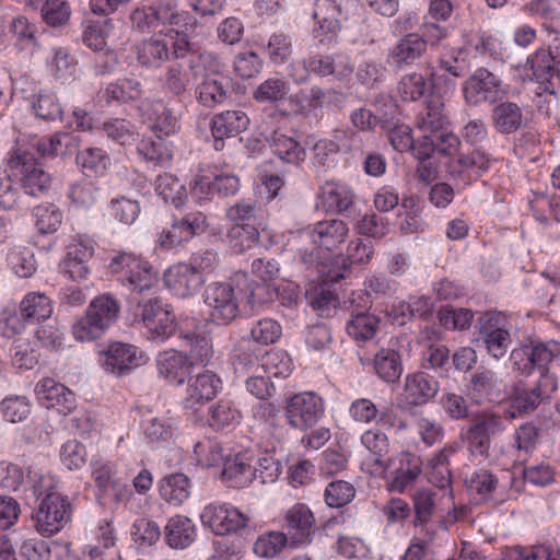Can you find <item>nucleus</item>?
I'll return each instance as SVG.
<instances>
[{
    "instance_id": "f257e3e1",
    "label": "nucleus",
    "mask_w": 560,
    "mask_h": 560,
    "mask_svg": "<svg viewBox=\"0 0 560 560\" xmlns=\"http://www.w3.org/2000/svg\"><path fill=\"white\" fill-rule=\"evenodd\" d=\"M34 153L25 148L24 141H18L9 153L8 167L25 194L38 197L48 191L51 177Z\"/></svg>"
},
{
    "instance_id": "f03ea898",
    "label": "nucleus",
    "mask_w": 560,
    "mask_h": 560,
    "mask_svg": "<svg viewBox=\"0 0 560 560\" xmlns=\"http://www.w3.org/2000/svg\"><path fill=\"white\" fill-rule=\"evenodd\" d=\"M120 313L118 301L109 293L94 298L89 304L85 315L72 326L77 340L91 341L102 337L116 323Z\"/></svg>"
},
{
    "instance_id": "7ed1b4c3",
    "label": "nucleus",
    "mask_w": 560,
    "mask_h": 560,
    "mask_svg": "<svg viewBox=\"0 0 560 560\" xmlns=\"http://www.w3.org/2000/svg\"><path fill=\"white\" fill-rule=\"evenodd\" d=\"M72 517V504L68 497L51 491L39 502L33 513L34 527L44 537L58 534Z\"/></svg>"
},
{
    "instance_id": "20e7f679",
    "label": "nucleus",
    "mask_w": 560,
    "mask_h": 560,
    "mask_svg": "<svg viewBox=\"0 0 560 560\" xmlns=\"http://www.w3.org/2000/svg\"><path fill=\"white\" fill-rule=\"evenodd\" d=\"M505 430L504 419L493 412L482 411L474 416L462 439L472 456L487 458L491 440Z\"/></svg>"
},
{
    "instance_id": "39448f33",
    "label": "nucleus",
    "mask_w": 560,
    "mask_h": 560,
    "mask_svg": "<svg viewBox=\"0 0 560 560\" xmlns=\"http://www.w3.org/2000/svg\"><path fill=\"white\" fill-rule=\"evenodd\" d=\"M189 52V43L187 36L174 28L163 30L154 34L150 39L142 43V63L156 65L168 60L170 56L176 59H183Z\"/></svg>"
},
{
    "instance_id": "423d86ee",
    "label": "nucleus",
    "mask_w": 560,
    "mask_h": 560,
    "mask_svg": "<svg viewBox=\"0 0 560 560\" xmlns=\"http://www.w3.org/2000/svg\"><path fill=\"white\" fill-rule=\"evenodd\" d=\"M560 354V343L557 341L522 345L512 350L510 361L513 370L528 375L537 369L546 373L548 365Z\"/></svg>"
},
{
    "instance_id": "0eeeda50",
    "label": "nucleus",
    "mask_w": 560,
    "mask_h": 560,
    "mask_svg": "<svg viewBox=\"0 0 560 560\" xmlns=\"http://www.w3.org/2000/svg\"><path fill=\"white\" fill-rule=\"evenodd\" d=\"M463 94L468 105L479 106L485 103L493 105L502 101L506 92L499 77L486 68H478L464 82Z\"/></svg>"
},
{
    "instance_id": "6e6552de",
    "label": "nucleus",
    "mask_w": 560,
    "mask_h": 560,
    "mask_svg": "<svg viewBox=\"0 0 560 560\" xmlns=\"http://www.w3.org/2000/svg\"><path fill=\"white\" fill-rule=\"evenodd\" d=\"M324 401L314 392L299 393L287 400L285 418L288 424L296 430L313 428L323 417Z\"/></svg>"
},
{
    "instance_id": "1a4fd4ad",
    "label": "nucleus",
    "mask_w": 560,
    "mask_h": 560,
    "mask_svg": "<svg viewBox=\"0 0 560 560\" xmlns=\"http://www.w3.org/2000/svg\"><path fill=\"white\" fill-rule=\"evenodd\" d=\"M90 472L96 488L97 500L109 499L114 502H124L130 498V488L116 477V467L110 460L101 457L92 458Z\"/></svg>"
},
{
    "instance_id": "9d476101",
    "label": "nucleus",
    "mask_w": 560,
    "mask_h": 560,
    "mask_svg": "<svg viewBox=\"0 0 560 560\" xmlns=\"http://www.w3.org/2000/svg\"><path fill=\"white\" fill-rule=\"evenodd\" d=\"M201 522L213 534L224 536L236 533L247 526L249 517L229 503L213 502L205 506Z\"/></svg>"
},
{
    "instance_id": "9b49d317",
    "label": "nucleus",
    "mask_w": 560,
    "mask_h": 560,
    "mask_svg": "<svg viewBox=\"0 0 560 560\" xmlns=\"http://www.w3.org/2000/svg\"><path fill=\"white\" fill-rule=\"evenodd\" d=\"M480 338L490 355L501 359L511 345L510 323L501 312H487L480 318Z\"/></svg>"
},
{
    "instance_id": "f8f14e48",
    "label": "nucleus",
    "mask_w": 560,
    "mask_h": 560,
    "mask_svg": "<svg viewBox=\"0 0 560 560\" xmlns=\"http://www.w3.org/2000/svg\"><path fill=\"white\" fill-rule=\"evenodd\" d=\"M492 162L493 159L485 151L472 150L451 158L446 163V171L452 179L469 185L486 174Z\"/></svg>"
},
{
    "instance_id": "ddd939ff",
    "label": "nucleus",
    "mask_w": 560,
    "mask_h": 560,
    "mask_svg": "<svg viewBox=\"0 0 560 560\" xmlns=\"http://www.w3.org/2000/svg\"><path fill=\"white\" fill-rule=\"evenodd\" d=\"M205 303L210 307L212 320L229 324L238 315V302L234 288L226 282L210 283L205 290Z\"/></svg>"
},
{
    "instance_id": "4468645a",
    "label": "nucleus",
    "mask_w": 560,
    "mask_h": 560,
    "mask_svg": "<svg viewBox=\"0 0 560 560\" xmlns=\"http://www.w3.org/2000/svg\"><path fill=\"white\" fill-rule=\"evenodd\" d=\"M283 528L290 546L308 545L315 533V516L306 504L296 503L285 512Z\"/></svg>"
},
{
    "instance_id": "2eb2a0df",
    "label": "nucleus",
    "mask_w": 560,
    "mask_h": 560,
    "mask_svg": "<svg viewBox=\"0 0 560 560\" xmlns=\"http://www.w3.org/2000/svg\"><path fill=\"white\" fill-rule=\"evenodd\" d=\"M439 390V384L423 372L408 374L405 377L402 392L398 396L397 406L400 410L422 406L430 401Z\"/></svg>"
},
{
    "instance_id": "dca6fc26",
    "label": "nucleus",
    "mask_w": 560,
    "mask_h": 560,
    "mask_svg": "<svg viewBox=\"0 0 560 560\" xmlns=\"http://www.w3.org/2000/svg\"><path fill=\"white\" fill-rule=\"evenodd\" d=\"M221 388V378L211 371H205L190 377L182 400L183 408L197 411L206 402L212 400Z\"/></svg>"
},
{
    "instance_id": "f3484780",
    "label": "nucleus",
    "mask_w": 560,
    "mask_h": 560,
    "mask_svg": "<svg viewBox=\"0 0 560 560\" xmlns=\"http://www.w3.org/2000/svg\"><path fill=\"white\" fill-rule=\"evenodd\" d=\"M35 394L43 406L61 415L67 416L77 408L75 394L52 377L42 378L35 386Z\"/></svg>"
},
{
    "instance_id": "a211bd4d",
    "label": "nucleus",
    "mask_w": 560,
    "mask_h": 560,
    "mask_svg": "<svg viewBox=\"0 0 560 560\" xmlns=\"http://www.w3.org/2000/svg\"><path fill=\"white\" fill-rule=\"evenodd\" d=\"M142 335L152 341H163L175 330L174 317L159 299L149 300L142 310Z\"/></svg>"
},
{
    "instance_id": "6ab92c4d",
    "label": "nucleus",
    "mask_w": 560,
    "mask_h": 560,
    "mask_svg": "<svg viewBox=\"0 0 560 560\" xmlns=\"http://www.w3.org/2000/svg\"><path fill=\"white\" fill-rule=\"evenodd\" d=\"M557 385L552 376L541 373L539 381L534 386H526L520 382L514 386L512 394V406L518 412H528L550 397Z\"/></svg>"
},
{
    "instance_id": "aec40b11",
    "label": "nucleus",
    "mask_w": 560,
    "mask_h": 560,
    "mask_svg": "<svg viewBox=\"0 0 560 560\" xmlns=\"http://www.w3.org/2000/svg\"><path fill=\"white\" fill-rule=\"evenodd\" d=\"M304 234L317 249L331 253L345 243L349 234L348 224L340 219H327L308 226Z\"/></svg>"
},
{
    "instance_id": "412c9836",
    "label": "nucleus",
    "mask_w": 560,
    "mask_h": 560,
    "mask_svg": "<svg viewBox=\"0 0 560 560\" xmlns=\"http://www.w3.org/2000/svg\"><path fill=\"white\" fill-rule=\"evenodd\" d=\"M560 63L545 47H539L528 55L525 69L532 72L533 79L544 85V92L553 94L556 84H560Z\"/></svg>"
},
{
    "instance_id": "4be33fe9",
    "label": "nucleus",
    "mask_w": 560,
    "mask_h": 560,
    "mask_svg": "<svg viewBox=\"0 0 560 560\" xmlns=\"http://www.w3.org/2000/svg\"><path fill=\"white\" fill-rule=\"evenodd\" d=\"M493 105L490 121L497 133L510 136L527 127L528 118L518 103L502 98Z\"/></svg>"
},
{
    "instance_id": "5701e85b",
    "label": "nucleus",
    "mask_w": 560,
    "mask_h": 560,
    "mask_svg": "<svg viewBox=\"0 0 560 560\" xmlns=\"http://www.w3.org/2000/svg\"><path fill=\"white\" fill-rule=\"evenodd\" d=\"M458 50L444 47L436 65L431 68L432 85L436 89L442 88L443 93L453 92L456 86L455 79L464 74L465 68L463 62L458 60Z\"/></svg>"
},
{
    "instance_id": "b1692460",
    "label": "nucleus",
    "mask_w": 560,
    "mask_h": 560,
    "mask_svg": "<svg viewBox=\"0 0 560 560\" xmlns=\"http://www.w3.org/2000/svg\"><path fill=\"white\" fill-rule=\"evenodd\" d=\"M361 443L370 453L363 462L369 474L373 476L385 474L388 468L389 452L387 435L377 428L369 429L361 435Z\"/></svg>"
},
{
    "instance_id": "393cba45",
    "label": "nucleus",
    "mask_w": 560,
    "mask_h": 560,
    "mask_svg": "<svg viewBox=\"0 0 560 560\" xmlns=\"http://www.w3.org/2000/svg\"><path fill=\"white\" fill-rule=\"evenodd\" d=\"M164 282L175 295L188 298L200 290L205 278L187 262H178L165 270Z\"/></svg>"
},
{
    "instance_id": "a878e982",
    "label": "nucleus",
    "mask_w": 560,
    "mask_h": 560,
    "mask_svg": "<svg viewBox=\"0 0 560 560\" xmlns=\"http://www.w3.org/2000/svg\"><path fill=\"white\" fill-rule=\"evenodd\" d=\"M249 118L243 110H225L217 114L211 120V135L213 147L221 151L225 147V139L234 138L245 131Z\"/></svg>"
},
{
    "instance_id": "bb28decb",
    "label": "nucleus",
    "mask_w": 560,
    "mask_h": 560,
    "mask_svg": "<svg viewBox=\"0 0 560 560\" xmlns=\"http://www.w3.org/2000/svg\"><path fill=\"white\" fill-rule=\"evenodd\" d=\"M156 368L167 383L183 385L192 372L194 362L182 351L171 349L158 355Z\"/></svg>"
},
{
    "instance_id": "cd10ccee",
    "label": "nucleus",
    "mask_w": 560,
    "mask_h": 560,
    "mask_svg": "<svg viewBox=\"0 0 560 560\" xmlns=\"http://www.w3.org/2000/svg\"><path fill=\"white\" fill-rule=\"evenodd\" d=\"M101 354L104 369L114 375H125L137 366L136 346L113 341L107 345Z\"/></svg>"
},
{
    "instance_id": "c85d7f7f",
    "label": "nucleus",
    "mask_w": 560,
    "mask_h": 560,
    "mask_svg": "<svg viewBox=\"0 0 560 560\" xmlns=\"http://www.w3.org/2000/svg\"><path fill=\"white\" fill-rule=\"evenodd\" d=\"M254 455L249 452L238 453L224 460L222 479L230 488H245L255 480L253 470Z\"/></svg>"
},
{
    "instance_id": "c756f323",
    "label": "nucleus",
    "mask_w": 560,
    "mask_h": 560,
    "mask_svg": "<svg viewBox=\"0 0 560 560\" xmlns=\"http://www.w3.org/2000/svg\"><path fill=\"white\" fill-rule=\"evenodd\" d=\"M354 194L346 184L338 182H326L319 188L317 195V208L326 212L342 213L353 205Z\"/></svg>"
},
{
    "instance_id": "7c9ffc66",
    "label": "nucleus",
    "mask_w": 560,
    "mask_h": 560,
    "mask_svg": "<svg viewBox=\"0 0 560 560\" xmlns=\"http://www.w3.org/2000/svg\"><path fill=\"white\" fill-rule=\"evenodd\" d=\"M144 124L158 135L170 136L178 128V121L172 109L161 100L144 103Z\"/></svg>"
},
{
    "instance_id": "2f4dec72",
    "label": "nucleus",
    "mask_w": 560,
    "mask_h": 560,
    "mask_svg": "<svg viewBox=\"0 0 560 560\" xmlns=\"http://www.w3.org/2000/svg\"><path fill=\"white\" fill-rule=\"evenodd\" d=\"M427 51V42L420 34L410 33L400 38L390 49L388 60L398 68L410 66Z\"/></svg>"
},
{
    "instance_id": "473e14b6",
    "label": "nucleus",
    "mask_w": 560,
    "mask_h": 560,
    "mask_svg": "<svg viewBox=\"0 0 560 560\" xmlns=\"http://www.w3.org/2000/svg\"><path fill=\"white\" fill-rule=\"evenodd\" d=\"M317 35H336L341 27V3L337 0H316L312 14Z\"/></svg>"
},
{
    "instance_id": "72a5a7b5",
    "label": "nucleus",
    "mask_w": 560,
    "mask_h": 560,
    "mask_svg": "<svg viewBox=\"0 0 560 560\" xmlns=\"http://www.w3.org/2000/svg\"><path fill=\"white\" fill-rule=\"evenodd\" d=\"M272 153L282 162L298 165L306 158L304 147L293 137L276 130L269 138Z\"/></svg>"
},
{
    "instance_id": "f704fd0d",
    "label": "nucleus",
    "mask_w": 560,
    "mask_h": 560,
    "mask_svg": "<svg viewBox=\"0 0 560 560\" xmlns=\"http://www.w3.org/2000/svg\"><path fill=\"white\" fill-rule=\"evenodd\" d=\"M460 450V443L450 442L436 452L428 462L431 470V481L439 488H445L451 485L450 457Z\"/></svg>"
},
{
    "instance_id": "c9c22d12",
    "label": "nucleus",
    "mask_w": 560,
    "mask_h": 560,
    "mask_svg": "<svg viewBox=\"0 0 560 560\" xmlns=\"http://www.w3.org/2000/svg\"><path fill=\"white\" fill-rule=\"evenodd\" d=\"M326 94L319 86L301 89L288 97L290 114L293 116H308L323 107Z\"/></svg>"
},
{
    "instance_id": "e433bc0d",
    "label": "nucleus",
    "mask_w": 560,
    "mask_h": 560,
    "mask_svg": "<svg viewBox=\"0 0 560 560\" xmlns=\"http://www.w3.org/2000/svg\"><path fill=\"white\" fill-rule=\"evenodd\" d=\"M196 527L190 518L176 515L165 526V540L173 549H185L195 540Z\"/></svg>"
},
{
    "instance_id": "4c0bfd02",
    "label": "nucleus",
    "mask_w": 560,
    "mask_h": 560,
    "mask_svg": "<svg viewBox=\"0 0 560 560\" xmlns=\"http://www.w3.org/2000/svg\"><path fill=\"white\" fill-rule=\"evenodd\" d=\"M241 411L229 399H220L208 409L207 422L214 431L234 428L241 422Z\"/></svg>"
},
{
    "instance_id": "58836bf2",
    "label": "nucleus",
    "mask_w": 560,
    "mask_h": 560,
    "mask_svg": "<svg viewBox=\"0 0 560 560\" xmlns=\"http://www.w3.org/2000/svg\"><path fill=\"white\" fill-rule=\"evenodd\" d=\"M149 2L142 9V24L149 28H156L160 25L172 24L177 18L175 0H145Z\"/></svg>"
},
{
    "instance_id": "ea45409f",
    "label": "nucleus",
    "mask_w": 560,
    "mask_h": 560,
    "mask_svg": "<svg viewBox=\"0 0 560 560\" xmlns=\"http://www.w3.org/2000/svg\"><path fill=\"white\" fill-rule=\"evenodd\" d=\"M278 358V353L267 354L260 364L258 357L250 349L241 343L234 348L233 365L235 372L241 374L267 372L266 369L273 364Z\"/></svg>"
},
{
    "instance_id": "a19ab883",
    "label": "nucleus",
    "mask_w": 560,
    "mask_h": 560,
    "mask_svg": "<svg viewBox=\"0 0 560 560\" xmlns=\"http://www.w3.org/2000/svg\"><path fill=\"white\" fill-rule=\"evenodd\" d=\"M228 241L233 253L244 254L259 244L260 232L255 224H234L228 232Z\"/></svg>"
},
{
    "instance_id": "79ce46f5",
    "label": "nucleus",
    "mask_w": 560,
    "mask_h": 560,
    "mask_svg": "<svg viewBox=\"0 0 560 560\" xmlns=\"http://www.w3.org/2000/svg\"><path fill=\"white\" fill-rule=\"evenodd\" d=\"M19 311L27 322L44 320L52 313L51 300L44 293H27L20 303Z\"/></svg>"
},
{
    "instance_id": "37998d69",
    "label": "nucleus",
    "mask_w": 560,
    "mask_h": 560,
    "mask_svg": "<svg viewBox=\"0 0 560 560\" xmlns=\"http://www.w3.org/2000/svg\"><path fill=\"white\" fill-rule=\"evenodd\" d=\"M448 124L444 104L440 100L430 101L417 116V127L431 135L440 132Z\"/></svg>"
},
{
    "instance_id": "c03bdc74",
    "label": "nucleus",
    "mask_w": 560,
    "mask_h": 560,
    "mask_svg": "<svg viewBox=\"0 0 560 560\" xmlns=\"http://www.w3.org/2000/svg\"><path fill=\"white\" fill-rule=\"evenodd\" d=\"M200 104L212 108L228 98L226 81L218 77H206L196 90Z\"/></svg>"
},
{
    "instance_id": "a18cd8bd",
    "label": "nucleus",
    "mask_w": 560,
    "mask_h": 560,
    "mask_svg": "<svg viewBox=\"0 0 560 560\" xmlns=\"http://www.w3.org/2000/svg\"><path fill=\"white\" fill-rule=\"evenodd\" d=\"M374 370L384 382H396L402 373L399 353L392 349H381L374 357Z\"/></svg>"
},
{
    "instance_id": "49530a36",
    "label": "nucleus",
    "mask_w": 560,
    "mask_h": 560,
    "mask_svg": "<svg viewBox=\"0 0 560 560\" xmlns=\"http://www.w3.org/2000/svg\"><path fill=\"white\" fill-rule=\"evenodd\" d=\"M381 319L378 316L361 312L352 315L348 320L346 329L348 335L357 341H366L372 339L380 328Z\"/></svg>"
},
{
    "instance_id": "de8ad7c7",
    "label": "nucleus",
    "mask_w": 560,
    "mask_h": 560,
    "mask_svg": "<svg viewBox=\"0 0 560 560\" xmlns=\"http://www.w3.org/2000/svg\"><path fill=\"white\" fill-rule=\"evenodd\" d=\"M498 483L499 480L497 476L488 469H478L466 480L469 492L478 497V500L481 502L494 499Z\"/></svg>"
},
{
    "instance_id": "09e8293b",
    "label": "nucleus",
    "mask_w": 560,
    "mask_h": 560,
    "mask_svg": "<svg viewBox=\"0 0 560 560\" xmlns=\"http://www.w3.org/2000/svg\"><path fill=\"white\" fill-rule=\"evenodd\" d=\"M112 272L125 271L120 281L131 290H136L140 281V259L131 254L122 253L112 258L109 262Z\"/></svg>"
},
{
    "instance_id": "8fccbe9b",
    "label": "nucleus",
    "mask_w": 560,
    "mask_h": 560,
    "mask_svg": "<svg viewBox=\"0 0 560 560\" xmlns=\"http://www.w3.org/2000/svg\"><path fill=\"white\" fill-rule=\"evenodd\" d=\"M77 164L86 176L104 174L110 164V159L101 148H85L75 158Z\"/></svg>"
},
{
    "instance_id": "3c124183",
    "label": "nucleus",
    "mask_w": 560,
    "mask_h": 560,
    "mask_svg": "<svg viewBox=\"0 0 560 560\" xmlns=\"http://www.w3.org/2000/svg\"><path fill=\"white\" fill-rule=\"evenodd\" d=\"M402 463L406 467H401L390 482V489L397 492H404L407 488L411 487L422 472L421 459L411 454H402Z\"/></svg>"
},
{
    "instance_id": "603ef678",
    "label": "nucleus",
    "mask_w": 560,
    "mask_h": 560,
    "mask_svg": "<svg viewBox=\"0 0 560 560\" xmlns=\"http://www.w3.org/2000/svg\"><path fill=\"white\" fill-rule=\"evenodd\" d=\"M155 191L165 202H171L176 208L184 205L186 198L185 186L172 174L164 173L158 176Z\"/></svg>"
},
{
    "instance_id": "864d4df0",
    "label": "nucleus",
    "mask_w": 560,
    "mask_h": 560,
    "mask_svg": "<svg viewBox=\"0 0 560 560\" xmlns=\"http://www.w3.org/2000/svg\"><path fill=\"white\" fill-rule=\"evenodd\" d=\"M162 498L171 504L180 505L190 494V481L184 474H174L160 487Z\"/></svg>"
},
{
    "instance_id": "5fc2aeb1",
    "label": "nucleus",
    "mask_w": 560,
    "mask_h": 560,
    "mask_svg": "<svg viewBox=\"0 0 560 560\" xmlns=\"http://www.w3.org/2000/svg\"><path fill=\"white\" fill-rule=\"evenodd\" d=\"M7 261L12 271L21 278L32 277L37 269L34 252L30 247H12L7 255Z\"/></svg>"
},
{
    "instance_id": "6e6d98bb",
    "label": "nucleus",
    "mask_w": 560,
    "mask_h": 560,
    "mask_svg": "<svg viewBox=\"0 0 560 560\" xmlns=\"http://www.w3.org/2000/svg\"><path fill=\"white\" fill-rule=\"evenodd\" d=\"M185 345L189 347L187 355L195 365H208L213 357V347L210 338L196 334L182 335Z\"/></svg>"
},
{
    "instance_id": "4d7b16f0",
    "label": "nucleus",
    "mask_w": 560,
    "mask_h": 560,
    "mask_svg": "<svg viewBox=\"0 0 560 560\" xmlns=\"http://www.w3.org/2000/svg\"><path fill=\"white\" fill-rule=\"evenodd\" d=\"M289 90L288 81L279 78H269L257 86L253 97L259 103H278L287 98Z\"/></svg>"
},
{
    "instance_id": "13d9d810",
    "label": "nucleus",
    "mask_w": 560,
    "mask_h": 560,
    "mask_svg": "<svg viewBox=\"0 0 560 560\" xmlns=\"http://www.w3.org/2000/svg\"><path fill=\"white\" fill-rule=\"evenodd\" d=\"M427 91V79L423 74L418 72L405 74L397 86L398 95L405 102H416L423 97Z\"/></svg>"
},
{
    "instance_id": "bf43d9fd",
    "label": "nucleus",
    "mask_w": 560,
    "mask_h": 560,
    "mask_svg": "<svg viewBox=\"0 0 560 560\" xmlns=\"http://www.w3.org/2000/svg\"><path fill=\"white\" fill-rule=\"evenodd\" d=\"M35 226L40 234L55 233L61 222L62 213L55 205H40L34 208Z\"/></svg>"
},
{
    "instance_id": "052dcab7",
    "label": "nucleus",
    "mask_w": 560,
    "mask_h": 560,
    "mask_svg": "<svg viewBox=\"0 0 560 560\" xmlns=\"http://www.w3.org/2000/svg\"><path fill=\"white\" fill-rule=\"evenodd\" d=\"M416 430L420 440L427 446H433L442 442L445 435L442 422L423 413H419L416 418Z\"/></svg>"
},
{
    "instance_id": "680f3d73",
    "label": "nucleus",
    "mask_w": 560,
    "mask_h": 560,
    "mask_svg": "<svg viewBox=\"0 0 560 560\" xmlns=\"http://www.w3.org/2000/svg\"><path fill=\"white\" fill-rule=\"evenodd\" d=\"M68 133H55L47 138H33L24 145L38 158L55 156L61 152V148L66 140H69Z\"/></svg>"
},
{
    "instance_id": "e2e57ef3",
    "label": "nucleus",
    "mask_w": 560,
    "mask_h": 560,
    "mask_svg": "<svg viewBox=\"0 0 560 560\" xmlns=\"http://www.w3.org/2000/svg\"><path fill=\"white\" fill-rule=\"evenodd\" d=\"M194 453L198 463L207 467H214L226 460L224 448L214 440L207 439L196 443Z\"/></svg>"
},
{
    "instance_id": "0e129e2a",
    "label": "nucleus",
    "mask_w": 560,
    "mask_h": 560,
    "mask_svg": "<svg viewBox=\"0 0 560 560\" xmlns=\"http://www.w3.org/2000/svg\"><path fill=\"white\" fill-rule=\"evenodd\" d=\"M349 415L355 422L369 424L374 421H383L386 412L382 411L371 399L358 398L350 404Z\"/></svg>"
},
{
    "instance_id": "69168bd1",
    "label": "nucleus",
    "mask_w": 560,
    "mask_h": 560,
    "mask_svg": "<svg viewBox=\"0 0 560 560\" xmlns=\"http://www.w3.org/2000/svg\"><path fill=\"white\" fill-rule=\"evenodd\" d=\"M406 210L405 218L400 222V230L404 234H416L423 231L425 222L421 217V208L417 197H407L401 201Z\"/></svg>"
},
{
    "instance_id": "338daca9",
    "label": "nucleus",
    "mask_w": 560,
    "mask_h": 560,
    "mask_svg": "<svg viewBox=\"0 0 560 560\" xmlns=\"http://www.w3.org/2000/svg\"><path fill=\"white\" fill-rule=\"evenodd\" d=\"M289 545L283 532H270L259 536L253 546V551L260 558H273Z\"/></svg>"
},
{
    "instance_id": "774afa93",
    "label": "nucleus",
    "mask_w": 560,
    "mask_h": 560,
    "mask_svg": "<svg viewBox=\"0 0 560 560\" xmlns=\"http://www.w3.org/2000/svg\"><path fill=\"white\" fill-rule=\"evenodd\" d=\"M31 402L24 396H11L0 402L2 417L12 423L23 422L31 415Z\"/></svg>"
}]
</instances>
